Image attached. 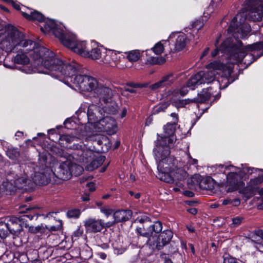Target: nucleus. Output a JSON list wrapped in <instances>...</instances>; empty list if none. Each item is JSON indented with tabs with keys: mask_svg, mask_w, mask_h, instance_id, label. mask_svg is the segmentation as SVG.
<instances>
[{
	"mask_svg": "<svg viewBox=\"0 0 263 263\" xmlns=\"http://www.w3.org/2000/svg\"><path fill=\"white\" fill-rule=\"evenodd\" d=\"M78 139H83V138L80 135H75L73 134L62 135L60 137V140L67 144L77 141Z\"/></svg>",
	"mask_w": 263,
	"mask_h": 263,
	"instance_id": "33",
	"label": "nucleus"
},
{
	"mask_svg": "<svg viewBox=\"0 0 263 263\" xmlns=\"http://www.w3.org/2000/svg\"><path fill=\"white\" fill-rule=\"evenodd\" d=\"M237 49L240 52V55L238 57H236L235 54L233 55V58H235V59L236 60V62H240L245 57H246L247 59L245 60L244 63L247 65V67H248L256 59L263 55V52L259 55H258L256 59H254V55L252 54H247L246 52L259 50L261 49L263 50V41L261 42H256L253 44L248 45L246 46H243L242 45L241 48H238Z\"/></svg>",
	"mask_w": 263,
	"mask_h": 263,
	"instance_id": "15",
	"label": "nucleus"
},
{
	"mask_svg": "<svg viewBox=\"0 0 263 263\" xmlns=\"http://www.w3.org/2000/svg\"><path fill=\"white\" fill-rule=\"evenodd\" d=\"M82 234L83 231L79 229L73 232L72 235V238L73 239L74 237L76 238H78L79 237L81 236Z\"/></svg>",
	"mask_w": 263,
	"mask_h": 263,
	"instance_id": "51",
	"label": "nucleus"
},
{
	"mask_svg": "<svg viewBox=\"0 0 263 263\" xmlns=\"http://www.w3.org/2000/svg\"><path fill=\"white\" fill-rule=\"evenodd\" d=\"M249 11L238 13L234 17L228 29L229 33H233L234 37L243 38L251 31L250 25L245 22L246 15L248 18L252 21H260L263 15V0H248Z\"/></svg>",
	"mask_w": 263,
	"mask_h": 263,
	"instance_id": "3",
	"label": "nucleus"
},
{
	"mask_svg": "<svg viewBox=\"0 0 263 263\" xmlns=\"http://www.w3.org/2000/svg\"><path fill=\"white\" fill-rule=\"evenodd\" d=\"M193 102V99H171V103L173 105L177 107V108L184 107L186 105Z\"/></svg>",
	"mask_w": 263,
	"mask_h": 263,
	"instance_id": "38",
	"label": "nucleus"
},
{
	"mask_svg": "<svg viewBox=\"0 0 263 263\" xmlns=\"http://www.w3.org/2000/svg\"><path fill=\"white\" fill-rule=\"evenodd\" d=\"M222 63L220 62L214 61L206 66V70L200 71L193 76L187 81V86L192 89H195L199 85L202 84H209L214 82L216 79V76L220 74L219 70H221Z\"/></svg>",
	"mask_w": 263,
	"mask_h": 263,
	"instance_id": "9",
	"label": "nucleus"
},
{
	"mask_svg": "<svg viewBox=\"0 0 263 263\" xmlns=\"http://www.w3.org/2000/svg\"><path fill=\"white\" fill-rule=\"evenodd\" d=\"M113 96V92L111 90V96L110 98V99L108 102L104 101H100L99 100L100 103L102 105L101 107L103 114H104V116H105V114H115L118 110V106L117 104L112 101V97Z\"/></svg>",
	"mask_w": 263,
	"mask_h": 263,
	"instance_id": "29",
	"label": "nucleus"
},
{
	"mask_svg": "<svg viewBox=\"0 0 263 263\" xmlns=\"http://www.w3.org/2000/svg\"><path fill=\"white\" fill-rule=\"evenodd\" d=\"M158 171V177L162 181L170 183L178 184L187 177L185 167L180 166L176 159L168 156L161 155L158 159H156Z\"/></svg>",
	"mask_w": 263,
	"mask_h": 263,
	"instance_id": "4",
	"label": "nucleus"
},
{
	"mask_svg": "<svg viewBox=\"0 0 263 263\" xmlns=\"http://www.w3.org/2000/svg\"><path fill=\"white\" fill-rule=\"evenodd\" d=\"M178 91L175 89L171 88L166 90L162 95L164 98H169L170 101L171 102V99H175L178 95Z\"/></svg>",
	"mask_w": 263,
	"mask_h": 263,
	"instance_id": "40",
	"label": "nucleus"
},
{
	"mask_svg": "<svg viewBox=\"0 0 263 263\" xmlns=\"http://www.w3.org/2000/svg\"><path fill=\"white\" fill-rule=\"evenodd\" d=\"M141 57V53L138 50H134L127 53V58L130 62L137 61Z\"/></svg>",
	"mask_w": 263,
	"mask_h": 263,
	"instance_id": "39",
	"label": "nucleus"
},
{
	"mask_svg": "<svg viewBox=\"0 0 263 263\" xmlns=\"http://www.w3.org/2000/svg\"><path fill=\"white\" fill-rule=\"evenodd\" d=\"M214 171L216 173H223L227 175V180L225 183L226 186H228L227 192H232L238 189L239 190L245 186V183L241 181L240 178L243 175H252L256 172L257 168L251 167H242L241 168L236 167L232 165H216L212 167Z\"/></svg>",
	"mask_w": 263,
	"mask_h": 263,
	"instance_id": "7",
	"label": "nucleus"
},
{
	"mask_svg": "<svg viewBox=\"0 0 263 263\" xmlns=\"http://www.w3.org/2000/svg\"><path fill=\"white\" fill-rule=\"evenodd\" d=\"M187 88H189L190 89H191V88L190 87H188L187 83L186 86H183L180 89L179 93L181 95V96H183L187 93V92H188ZM192 90H193V89H192Z\"/></svg>",
	"mask_w": 263,
	"mask_h": 263,
	"instance_id": "50",
	"label": "nucleus"
},
{
	"mask_svg": "<svg viewBox=\"0 0 263 263\" xmlns=\"http://www.w3.org/2000/svg\"><path fill=\"white\" fill-rule=\"evenodd\" d=\"M163 133L158 135L156 146L154 149L155 159H158L161 155L164 157L168 156L170 154V149L174 146L176 137L174 133L176 125L174 123H167L163 127Z\"/></svg>",
	"mask_w": 263,
	"mask_h": 263,
	"instance_id": "8",
	"label": "nucleus"
},
{
	"mask_svg": "<svg viewBox=\"0 0 263 263\" xmlns=\"http://www.w3.org/2000/svg\"><path fill=\"white\" fill-rule=\"evenodd\" d=\"M96 145L101 148L100 151H107L111 146L108 138L104 135L93 134L87 137L82 144L74 143L68 148L73 149L71 154L72 158L82 163L86 170L92 171L100 166L105 160L102 156L95 158L94 151H100L96 148Z\"/></svg>",
	"mask_w": 263,
	"mask_h": 263,
	"instance_id": "2",
	"label": "nucleus"
},
{
	"mask_svg": "<svg viewBox=\"0 0 263 263\" xmlns=\"http://www.w3.org/2000/svg\"><path fill=\"white\" fill-rule=\"evenodd\" d=\"M113 248L115 254L117 255L122 254L126 250V247L115 243L113 244Z\"/></svg>",
	"mask_w": 263,
	"mask_h": 263,
	"instance_id": "44",
	"label": "nucleus"
},
{
	"mask_svg": "<svg viewBox=\"0 0 263 263\" xmlns=\"http://www.w3.org/2000/svg\"><path fill=\"white\" fill-rule=\"evenodd\" d=\"M243 218L242 217H235L232 219V223L231 224L232 227H237L239 226L242 222Z\"/></svg>",
	"mask_w": 263,
	"mask_h": 263,
	"instance_id": "46",
	"label": "nucleus"
},
{
	"mask_svg": "<svg viewBox=\"0 0 263 263\" xmlns=\"http://www.w3.org/2000/svg\"><path fill=\"white\" fill-rule=\"evenodd\" d=\"M42 226H38L37 227H30L29 228V231L32 232V233H38L39 232L41 231V229H42Z\"/></svg>",
	"mask_w": 263,
	"mask_h": 263,
	"instance_id": "52",
	"label": "nucleus"
},
{
	"mask_svg": "<svg viewBox=\"0 0 263 263\" xmlns=\"http://www.w3.org/2000/svg\"><path fill=\"white\" fill-rule=\"evenodd\" d=\"M62 43L66 47L71 49L74 52L84 57L85 52H87L89 45L85 41H78L75 34L71 32L66 33Z\"/></svg>",
	"mask_w": 263,
	"mask_h": 263,
	"instance_id": "14",
	"label": "nucleus"
},
{
	"mask_svg": "<svg viewBox=\"0 0 263 263\" xmlns=\"http://www.w3.org/2000/svg\"><path fill=\"white\" fill-rule=\"evenodd\" d=\"M240 204V200L238 198H236L234 200H231V204L233 206H237Z\"/></svg>",
	"mask_w": 263,
	"mask_h": 263,
	"instance_id": "56",
	"label": "nucleus"
},
{
	"mask_svg": "<svg viewBox=\"0 0 263 263\" xmlns=\"http://www.w3.org/2000/svg\"><path fill=\"white\" fill-rule=\"evenodd\" d=\"M81 215V211L79 209H71L68 210L66 215L69 218H78Z\"/></svg>",
	"mask_w": 263,
	"mask_h": 263,
	"instance_id": "42",
	"label": "nucleus"
},
{
	"mask_svg": "<svg viewBox=\"0 0 263 263\" xmlns=\"http://www.w3.org/2000/svg\"><path fill=\"white\" fill-rule=\"evenodd\" d=\"M211 87H209L206 89H203L202 90L198 93L197 97L193 99V102L202 103L206 101L212 95L211 92Z\"/></svg>",
	"mask_w": 263,
	"mask_h": 263,
	"instance_id": "32",
	"label": "nucleus"
},
{
	"mask_svg": "<svg viewBox=\"0 0 263 263\" xmlns=\"http://www.w3.org/2000/svg\"><path fill=\"white\" fill-rule=\"evenodd\" d=\"M7 223L9 224V229L10 234L17 235L23 230V227L21 223L22 219L20 217L11 216L6 218Z\"/></svg>",
	"mask_w": 263,
	"mask_h": 263,
	"instance_id": "27",
	"label": "nucleus"
},
{
	"mask_svg": "<svg viewBox=\"0 0 263 263\" xmlns=\"http://www.w3.org/2000/svg\"><path fill=\"white\" fill-rule=\"evenodd\" d=\"M22 14L26 18L29 20L37 21L39 22H42L45 21L44 16L39 11L34 10L33 11L29 10L28 12H22Z\"/></svg>",
	"mask_w": 263,
	"mask_h": 263,
	"instance_id": "31",
	"label": "nucleus"
},
{
	"mask_svg": "<svg viewBox=\"0 0 263 263\" xmlns=\"http://www.w3.org/2000/svg\"><path fill=\"white\" fill-rule=\"evenodd\" d=\"M165 61V60L164 58H163L162 57H160V58H158L157 61L156 63L157 64H161L164 63Z\"/></svg>",
	"mask_w": 263,
	"mask_h": 263,
	"instance_id": "60",
	"label": "nucleus"
},
{
	"mask_svg": "<svg viewBox=\"0 0 263 263\" xmlns=\"http://www.w3.org/2000/svg\"><path fill=\"white\" fill-rule=\"evenodd\" d=\"M118 129L115 119L107 115L103 116L99 121L93 124L92 129L95 132H106L108 135L115 134Z\"/></svg>",
	"mask_w": 263,
	"mask_h": 263,
	"instance_id": "16",
	"label": "nucleus"
},
{
	"mask_svg": "<svg viewBox=\"0 0 263 263\" xmlns=\"http://www.w3.org/2000/svg\"><path fill=\"white\" fill-rule=\"evenodd\" d=\"M152 50L156 54H161L164 50V46L161 43V41L156 43L155 45L152 48Z\"/></svg>",
	"mask_w": 263,
	"mask_h": 263,
	"instance_id": "43",
	"label": "nucleus"
},
{
	"mask_svg": "<svg viewBox=\"0 0 263 263\" xmlns=\"http://www.w3.org/2000/svg\"><path fill=\"white\" fill-rule=\"evenodd\" d=\"M81 199L83 201H88L89 200V197L88 195H85V196H83L81 197Z\"/></svg>",
	"mask_w": 263,
	"mask_h": 263,
	"instance_id": "63",
	"label": "nucleus"
},
{
	"mask_svg": "<svg viewBox=\"0 0 263 263\" xmlns=\"http://www.w3.org/2000/svg\"><path fill=\"white\" fill-rule=\"evenodd\" d=\"M73 169H77L80 172L83 170L80 166L73 164L69 160H66L59 164H56L54 170L51 169V172L53 173V177L55 176L60 179L66 180L71 178L72 174L76 176L79 174V173H74Z\"/></svg>",
	"mask_w": 263,
	"mask_h": 263,
	"instance_id": "12",
	"label": "nucleus"
},
{
	"mask_svg": "<svg viewBox=\"0 0 263 263\" xmlns=\"http://www.w3.org/2000/svg\"><path fill=\"white\" fill-rule=\"evenodd\" d=\"M10 234L9 229V224L6 221H0V237L6 238Z\"/></svg>",
	"mask_w": 263,
	"mask_h": 263,
	"instance_id": "37",
	"label": "nucleus"
},
{
	"mask_svg": "<svg viewBox=\"0 0 263 263\" xmlns=\"http://www.w3.org/2000/svg\"><path fill=\"white\" fill-rule=\"evenodd\" d=\"M132 216V212L129 210L117 211L114 213V221L112 222L115 224L117 222L127 221Z\"/></svg>",
	"mask_w": 263,
	"mask_h": 263,
	"instance_id": "30",
	"label": "nucleus"
},
{
	"mask_svg": "<svg viewBox=\"0 0 263 263\" xmlns=\"http://www.w3.org/2000/svg\"><path fill=\"white\" fill-rule=\"evenodd\" d=\"M87 115L88 118L87 127L91 129L93 128V124L99 121L104 116L101 107L93 104L88 106Z\"/></svg>",
	"mask_w": 263,
	"mask_h": 263,
	"instance_id": "20",
	"label": "nucleus"
},
{
	"mask_svg": "<svg viewBox=\"0 0 263 263\" xmlns=\"http://www.w3.org/2000/svg\"><path fill=\"white\" fill-rule=\"evenodd\" d=\"M220 69L221 70H219L220 74H218L220 76L217 77L214 82V85L219 89L226 88L234 81L231 76L233 69L232 65H226L222 64V67H220Z\"/></svg>",
	"mask_w": 263,
	"mask_h": 263,
	"instance_id": "18",
	"label": "nucleus"
},
{
	"mask_svg": "<svg viewBox=\"0 0 263 263\" xmlns=\"http://www.w3.org/2000/svg\"><path fill=\"white\" fill-rule=\"evenodd\" d=\"M231 199H224L222 201V204L223 205H228V204H231Z\"/></svg>",
	"mask_w": 263,
	"mask_h": 263,
	"instance_id": "61",
	"label": "nucleus"
},
{
	"mask_svg": "<svg viewBox=\"0 0 263 263\" xmlns=\"http://www.w3.org/2000/svg\"><path fill=\"white\" fill-rule=\"evenodd\" d=\"M159 261L163 262V263H172V261L170 258L169 255L166 254H161Z\"/></svg>",
	"mask_w": 263,
	"mask_h": 263,
	"instance_id": "47",
	"label": "nucleus"
},
{
	"mask_svg": "<svg viewBox=\"0 0 263 263\" xmlns=\"http://www.w3.org/2000/svg\"><path fill=\"white\" fill-rule=\"evenodd\" d=\"M177 74L170 72L164 75L161 79L155 83L149 86V88L152 90H157L164 87L170 86L177 79Z\"/></svg>",
	"mask_w": 263,
	"mask_h": 263,
	"instance_id": "23",
	"label": "nucleus"
},
{
	"mask_svg": "<svg viewBox=\"0 0 263 263\" xmlns=\"http://www.w3.org/2000/svg\"><path fill=\"white\" fill-rule=\"evenodd\" d=\"M91 50L88 49L87 52H85L84 57L90 58L93 60H98V62H100L104 52L105 51V48L102 46H99L95 43H91Z\"/></svg>",
	"mask_w": 263,
	"mask_h": 263,
	"instance_id": "26",
	"label": "nucleus"
},
{
	"mask_svg": "<svg viewBox=\"0 0 263 263\" xmlns=\"http://www.w3.org/2000/svg\"><path fill=\"white\" fill-rule=\"evenodd\" d=\"M223 263H237L236 259L230 256L229 254L225 253L223 256Z\"/></svg>",
	"mask_w": 263,
	"mask_h": 263,
	"instance_id": "45",
	"label": "nucleus"
},
{
	"mask_svg": "<svg viewBox=\"0 0 263 263\" xmlns=\"http://www.w3.org/2000/svg\"><path fill=\"white\" fill-rule=\"evenodd\" d=\"M101 212L103 213L107 217L112 214V211L107 208H102L101 209Z\"/></svg>",
	"mask_w": 263,
	"mask_h": 263,
	"instance_id": "49",
	"label": "nucleus"
},
{
	"mask_svg": "<svg viewBox=\"0 0 263 263\" xmlns=\"http://www.w3.org/2000/svg\"><path fill=\"white\" fill-rule=\"evenodd\" d=\"M204 24V20L203 18L201 20H197L191 25V27L187 28L185 31L188 32V29L192 30V32L190 33L194 35V33H197L198 30L203 27Z\"/></svg>",
	"mask_w": 263,
	"mask_h": 263,
	"instance_id": "35",
	"label": "nucleus"
},
{
	"mask_svg": "<svg viewBox=\"0 0 263 263\" xmlns=\"http://www.w3.org/2000/svg\"><path fill=\"white\" fill-rule=\"evenodd\" d=\"M127 86H130L133 88H139L142 87L141 84L139 83H135L134 82H129L127 84Z\"/></svg>",
	"mask_w": 263,
	"mask_h": 263,
	"instance_id": "54",
	"label": "nucleus"
},
{
	"mask_svg": "<svg viewBox=\"0 0 263 263\" xmlns=\"http://www.w3.org/2000/svg\"><path fill=\"white\" fill-rule=\"evenodd\" d=\"M258 209L263 210V197L261 198V203L257 205Z\"/></svg>",
	"mask_w": 263,
	"mask_h": 263,
	"instance_id": "64",
	"label": "nucleus"
},
{
	"mask_svg": "<svg viewBox=\"0 0 263 263\" xmlns=\"http://www.w3.org/2000/svg\"><path fill=\"white\" fill-rule=\"evenodd\" d=\"M256 247L259 251L263 252V244L259 243Z\"/></svg>",
	"mask_w": 263,
	"mask_h": 263,
	"instance_id": "62",
	"label": "nucleus"
},
{
	"mask_svg": "<svg viewBox=\"0 0 263 263\" xmlns=\"http://www.w3.org/2000/svg\"><path fill=\"white\" fill-rule=\"evenodd\" d=\"M215 184L214 179L209 177L202 181L200 185L204 190H212L214 189Z\"/></svg>",
	"mask_w": 263,
	"mask_h": 263,
	"instance_id": "36",
	"label": "nucleus"
},
{
	"mask_svg": "<svg viewBox=\"0 0 263 263\" xmlns=\"http://www.w3.org/2000/svg\"><path fill=\"white\" fill-rule=\"evenodd\" d=\"M214 11V4H210L207 10L205 12H204V17L206 18H208L211 13L213 12Z\"/></svg>",
	"mask_w": 263,
	"mask_h": 263,
	"instance_id": "48",
	"label": "nucleus"
},
{
	"mask_svg": "<svg viewBox=\"0 0 263 263\" xmlns=\"http://www.w3.org/2000/svg\"><path fill=\"white\" fill-rule=\"evenodd\" d=\"M6 154L9 158L15 160L20 156V152L17 148H10L7 150Z\"/></svg>",
	"mask_w": 263,
	"mask_h": 263,
	"instance_id": "41",
	"label": "nucleus"
},
{
	"mask_svg": "<svg viewBox=\"0 0 263 263\" xmlns=\"http://www.w3.org/2000/svg\"><path fill=\"white\" fill-rule=\"evenodd\" d=\"M187 212H189L190 213L195 215L197 213V209L196 208H190L189 209H187Z\"/></svg>",
	"mask_w": 263,
	"mask_h": 263,
	"instance_id": "58",
	"label": "nucleus"
},
{
	"mask_svg": "<svg viewBox=\"0 0 263 263\" xmlns=\"http://www.w3.org/2000/svg\"><path fill=\"white\" fill-rule=\"evenodd\" d=\"M34 216L32 215H23L20 217L22 219V221H26V218H28L29 220H32Z\"/></svg>",
	"mask_w": 263,
	"mask_h": 263,
	"instance_id": "55",
	"label": "nucleus"
},
{
	"mask_svg": "<svg viewBox=\"0 0 263 263\" xmlns=\"http://www.w3.org/2000/svg\"><path fill=\"white\" fill-rule=\"evenodd\" d=\"M40 52L44 53L49 60L45 61L44 65L50 70V76L81 93L90 92L100 101L108 102L111 96V89L106 85L99 82L91 76L80 73L79 65L72 61H64L55 57L52 51L41 48Z\"/></svg>",
	"mask_w": 263,
	"mask_h": 263,
	"instance_id": "1",
	"label": "nucleus"
},
{
	"mask_svg": "<svg viewBox=\"0 0 263 263\" xmlns=\"http://www.w3.org/2000/svg\"><path fill=\"white\" fill-rule=\"evenodd\" d=\"M31 41L32 42V40ZM33 42L36 44L34 48L28 51H25V52H28L29 51H32V52L30 55L32 57V58L34 61V65L35 67H33L32 66H28L27 65L29 63V59L28 57L24 53H18L16 55L14 58V63L23 65V67H20L19 69L27 74L38 72L48 73L50 75V70L44 65L45 61L46 60H50L49 58L45 57L44 53H42L39 51L40 48H43V47L39 46L35 42L33 41ZM44 48L46 49V48L44 47ZM48 50L50 51L49 49ZM21 51L24 52L23 50ZM48 64L52 65V62H50L49 61L48 62Z\"/></svg>",
	"mask_w": 263,
	"mask_h": 263,
	"instance_id": "6",
	"label": "nucleus"
},
{
	"mask_svg": "<svg viewBox=\"0 0 263 263\" xmlns=\"http://www.w3.org/2000/svg\"><path fill=\"white\" fill-rule=\"evenodd\" d=\"M162 224L159 221H155L147 228L145 227L137 228L140 236L147 237V246L152 250H161L167 245L173 237V232L170 230H166L161 232L158 236L157 234L161 232Z\"/></svg>",
	"mask_w": 263,
	"mask_h": 263,
	"instance_id": "5",
	"label": "nucleus"
},
{
	"mask_svg": "<svg viewBox=\"0 0 263 263\" xmlns=\"http://www.w3.org/2000/svg\"><path fill=\"white\" fill-rule=\"evenodd\" d=\"M197 162L198 161L197 159L192 158L190 154L186 153L180 160V163H182V164H180V165L183 166V167L187 168L189 167V165H196L197 164Z\"/></svg>",
	"mask_w": 263,
	"mask_h": 263,
	"instance_id": "34",
	"label": "nucleus"
},
{
	"mask_svg": "<svg viewBox=\"0 0 263 263\" xmlns=\"http://www.w3.org/2000/svg\"><path fill=\"white\" fill-rule=\"evenodd\" d=\"M44 22H45L44 26L41 27V30L45 33L52 32L62 42V40L64 39L66 33L68 32H67L63 25L58 24L54 21L49 18H45Z\"/></svg>",
	"mask_w": 263,
	"mask_h": 263,
	"instance_id": "17",
	"label": "nucleus"
},
{
	"mask_svg": "<svg viewBox=\"0 0 263 263\" xmlns=\"http://www.w3.org/2000/svg\"><path fill=\"white\" fill-rule=\"evenodd\" d=\"M218 42L219 39H217L215 43L216 48L211 53L212 57H216L220 51L223 54L227 55L232 64L238 63L239 62H236V60L233 58V55L235 54L236 57L240 55V52L237 49L241 48V42L237 39H228L221 44L219 49L217 47Z\"/></svg>",
	"mask_w": 263,
	"mask_h": 263,
	"instance_id": "10",
	"label": "nucleus"
},
{
	"mask_svg": "<svg viewBox=\"0 0 263 263\" xmlns=\"http://www.w3.org/2000/svg\"><path fill=\"white\" fill-rule=\"evenodd\" d=\"M52 177H53V173L51 172V168L46 167L41 170L39 172H35L32 179L36 184L45 185L50 181Z\"/></svg>",
	"mask_w": 263,
	"mask_h": 263,
	"instance_id": "24",
	"label": "nucleus"
},
{
	"mask_svg": "<svg viewBox=\"0 0 263 263\" xmlns=\"http://www.w3.org/2000/svg\"><path fill=\"white\" fill-rule=\"evenodd\" d=\"M86 231L92 233L100 232L104 227L109 228L114 225V222L104 223L102 219L88 218L84 221Z\"/></svg>",
	"mask_w": 263,
	"mask_h": 263,
	"instance_id": "19",
	"label": "nucleus"
},
{
	"mask_svg": "<svg viewBox=\"0 0 263 263\" xmlns=\"http://www.w3.org/2000/svg\"><path fill=\"white\" fill-rule=\"evenodd\" d=\"M257 169L258 171L254 174L258 176L251 179L247 182V185L243 186L239 191V193L244 196L246 200L252 197L256 191L258 192L260 185L263 182V170Z\"/></svg>",
	"mask_w": 263,
	"mask_h": 263,
	"instance_id": "13",
	"label": "nucleus"
},
{
	"mask_svg": "<svg viewBox=\"0 0 263 263\" xmlns=\"http://www.w3.org/2000/svg\"><path fill=\"white\" fill-rule=\"evenodd\" d=\"M209 48H208V47L206 48L204 50L202 54H201L200 59H202V58H203V57L204 56H205L209 53Z\"/></svg>",
	"mask_w": 263,
	"mask_h": 263,
	"instance_id": "59",
	"label": "nucleus"
},
{
	"mask_svg": "<svg viewBox=\"0 0 263 263\" xmlns=\"http://www.w3.org/2000/svg\"><path fill=\"white\" fill-rule=\"evenodd\" d=\"M177 74L170 72L164 75L161 79L155 83L149 86V88L152 90H157L164 87L170 86L177 79Z\"/></svg>",
	"mask_w": 263,
	"mask_h": 263,
	"instance_id": "22",
	"label": "nucleus"
},
{
	"mask_svg": "<svg viewBox=\"0 0 263 263\" xmlns=\"http://www.w3.org/2000/svg\"><path fill=\"white\" fill-rule=\"evenodd\" d=\"M177 74L170 72L164 75L161 79L155 83L149 86V88L152 90H157L164 87L170 86L177 79Z\"/></svg>",
	"mask_w": 263,
	"mask_h": 263,
	"instance_id": "21",
	"label": "nucleus"
},
{
	"mask_svg": "<svg viewBox=\"0 0 263 263\" xmlns=\"http://www.w3.org/2000/svg\"><path fill=\"white\" fill-rule=\"evenodd\" d=\"M175 38L174 50L179 51L184 49L186 45L187 40L186 35L183 33L173 32L170 35L168 39Z\"/></svg>",
	"mask_w": 263,
	"mask_h": 263,
	"instance_id": "28",
	"label": "nucleus"
},
{
	"mask_svg": "<svg viewBox=\"0 0 263 263\" xmlns=\"http://www.w3.org/2000/svg\"><path fill=\"white\" fill-rule=\"evenodd\" d=\"M171 116L173 119L172 123H174L176 125L178 121V115L176 113H172Z\"/></svg>",
	"mask_w": 263,
	"mask_h": 263,
	"instance_id": "53",
	"label": "nucleus"
},
{
	"mask_svg": "<svg viewBox=\"0 0 263 263\" xmlns=\"http://www.w3.org/2000/svg\"><path fill=\"white\" fill-rule=\"evenodd\" d=\"M183 194L187 197H192L194 196V193L190 191H184Z\"/></svg>",
	"mask_w": 263,
	"mask_h": 263,
	"instance_id": "57",
	"label": "nucleus"
},
{
	"mask_svg": "<svg viewBox=\"0 0 263 263\" xmlns=\"http://www.w3.org/2000/svg\"><path fill=\"white\" fill-rule=\"evenodd\" d=\"M31 183V180L28 178L27 174L18 175L14 173L8 174L5 181H4L2 188L10 192L13 191L16 189L27 190Z\"/></svg>",
	"mask_w": 263,
	"mask_h": 263,
	"instance_id": "11",
	"label": "nucleus"
},
{
	"mask_svg": "<svg viewBox=\"0 0 263 263\" xmlns=\"http://www.w3.org/2000/svg\"><path fill=\"white\" fill-rule=\"evenodd\" d=\"M119 58V53L115 51L105 49V51L104 52L102 59L100 60V62H99V63L107 65L111 67H115L118 65Z\"/></svg>",
	"mask_w": 263,
	"mask_h": 263,
	"instance_id": "25",
	"label": "nucleus"
}]
</instances>
